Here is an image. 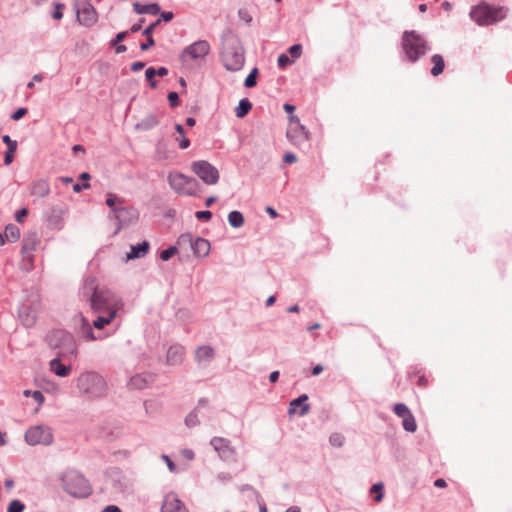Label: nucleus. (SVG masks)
Here are the masks:
<instances>
[{"instance_id":"f257e3e1","label":"nucleus","mask_w":512,"mask_h":512,"mask_svg":"<svg viewBox=\"0 0 512 512\" xmlns=\"http://www.w3.org/2000/svg\"><path fill=\"white\" fill-rule=\"evenodd\" d=\"M91 290L89 302L95 319L90 325L83 318L85 339L88 341L102 340L114 334L121 326L118 313L123 308V302L108 289L91 287Z\"/></svg>"},{"instance_id":"f03ea898","label":"nucleus","mask_w":512,"mask_h":512,"mask_svg":"<svg viewBox=\"0 0 512 512\" xmlns=\"http://www.w3.org/2000/svg\"><path fill=\"white\" fill-rule=\"evenodd\" d=\"M401 48L402 59L408 63H416L430 51L426 38L414 30L403 32Z\"/></svg>"},{"instance_id":"7ed1b4c3","label":"nucleus","mask_w":512,"mask_h":512,"mask_svg":"<svg viewBox=\"0 0 512 512\" xmlns=\"http://www.w3.org/2000/svg\"><path fill=\"white\" fill-rule=\"evenodd\" d=\"M63 490L75 498H86L91 495L89 481L77 470L69 469L59 475Z\"/></svg>"},{"instance_id":"20e7f679","label":"nucleus","mask_w":512,"mask_h":512,"mask_svg":"<svg viewBox=\"0 0 512 512\" xmlns=\"http://www.w3.org/2000/svg\"><path fill=\"white\" fill-rule=\"evenodd\" d=\"M221 58L224 67L229 71H238L243 67L244 51L236 37L228 36L223 39Z\"/></svg>"},{"instance_id":"39448f33","label":"nucleus","mask_w":512,"mask_h":512,"mask_svg":"<svg viewBox=\"0 0 512 512\" xmlns=\"http://www.w3.org/2000/svg\"><path fill=\"white\" fill-rule=\"evenodd\" d=\"M507 15L504 7L493 6L487 3H480L474 6L470 11V17L480 26L492 25L503 20Z\"/></svg>"},{"instance_id":"423d86ee","label":"nucleus","mask_w":512,"mask_h":512,"mask_svg":"<svg viewBox=\"0 0 512 512\" xmlns=\"http://www.w3.org/2000/svg\"><path fill=\"white\" fill-rule=\"evenodd\" d=\"M77 387L89 398H101L107 391L106 381L95 372L82 373L77 379Z\"/></svg>"},{"instance_id":"0eeeda50","label":"nucleus","mask_w":512,"mask_h":512,"mask_svg":"<svg viewBox=\"0 0 512 512\" xmlns=\"http://www.w3.org/2000/svg\"><path fill=\"white\" fill-rule=\"evenodd\" d=\"M168 183L179 195L192 196L197 192L198 183L196 179L180 172H170L168 175Z\"/></svg>"},{"instance_id":"6e6552de","label":"nucleus","mask_w":512,"mask_h":512,"mask_svg":"<svg viewBox=\"0 0 512 512\" xmlns=\"http://www.w3.org/2000/svg\"><path fill=\"white\" fill-rule=\"evenodd\" d=\"M53 440L54 436L51 428L45 425L32 426L25 432V441L31 446H49L53 443Z\"/></svg>"},{"instance_id":"1a4fd4ad","label":"nucleus","mask_w":512,"mask_h":512,"mask_svg":"<svg viewBox=\"0 0 512 512\" xmlns=\"http://www.w3.org/2000/svg\"><path fill=\"white\" fill-rule=\"evenodd\" d=\"M211 47L208 41L198 40L186 46L180 54V59L183 62L191 61H204L209 55Z\"/></svg>"},{"instance_id":"9d476101","label":"nucleus","mask_w":512,"mask_h":512,"mask_svg":"<svg viewBox=\"0 0 512 512\" xmlns=\"http://www.w3.org/2000/svg\"><path fill=\"white\" fill-rule=\"evenodd\" d=\"M191 169L207 185H214L219 180V171L207 161H195Z\"/></svg>"},{"instance_id":"9b49d317","label":"nucleus","mask_w":512,"mask_h":512,"mask_svg":"<svg viewBox=\"0 0 512 512\" xmlns=\"http://www.w3.org/2000/svg\"><path fill=\"white\" fill-rule=\"evenodd\" d=\"M77 20L80 24L90 27L97 21V13L89 0H74Z\"/></svg>"},{"instance_id":"f8f14e48","label":"nucleus","mask_w":512,"mask_h":512,"mask_svg":"<svg viewBox=\"0 0 512 512\" xmlns=\"http://www.w3.org/2000/svg\"><path fill=\"white\" fill-rule=\"evenodd\" d=\"M288 140L296 147L300 148L309 140V132L300 123L298 118L292 117L286 132Z\"/></svg>"},{"instance_id":"ddd939ff","label":"nucleus","mask_w":512,"mask_h":512,"mask_svg":"<svg viewBox=\"0 0 512 512\" xmlns=\"http://www.w3.org/2000/svg\"><path fill=\"white\" fill-rule=\"evenodd\" d=\"M393 411L399 418H402V426L407 432L413 433L417 430L415 418L404 403H396Z\"/></svg>"},{"instance_id":"4468645a","label":"nucleus","mask_w":512,"mask_h":512,"mask_svg":"<svg viewBox=\"0 0 512 512\" xmlns=\"http://www.w3.org/2000/svg\"><path fill=\"white\" fill-rule=\"evenodd\" d=\"M110 217L117 221L118 229H120L122 226L128 225L136 220L138 218V212L133 207L120 205L114 210L113 215H110Z\"/></svg>"},{"instance_id":"2eb2a0df","label":"nucleus","mask_w":512,"mask_h":512,"mask_svg":"<svg viewBox=\"0 0 512 512\" xmlns=\"http://www.w3.org/2000/svg\"><path fill=\"white\" fill-rule=\"evenodd\" d=\"M210 443L220 458L224 460H230L234 458L235 449L230 445V441L228 439L222 437H214L211 439Z\"/></svg>"},{"instance_id":"dca6fc26","label":"nucleus","mask_w":512,"mask_h":512,"mask_svg":"<svg viewBox=\"0 0 512 512\" xmlns=\"http://www.w3.org/2000/svg\"><path fill=\"white\" fill-rule=\"evenodd\" d=\"M48 343L53 348H59L61 344L67 345L69 349L73 350L74 342L70 333L63 330H56L48 335Z\"/></svg>"},{"instance_id":"f3484780","label":"nucleus","mask_w":512,"mask_h":512,"mask_svg":"<svg viewBox=\"0 0 512 512\" xmlns=\"http://www.w3.org/2000/svg\"><path fill=\"white\" fill-rule=\"evenodd\" d=\"M161 512H187V509L176 494L169 493L164 498Z\"/></svg>"},{"instance_id":"a211bd4d","label":"nucleus","mask_w":512,"mask_h":512,"mask_svg":"<svg viewBox=\"0 0 512 512\" xmlns=\"http://www.w3.org/2000/svg\"><path fill=\"white\" fill-rule=\"evenodd\" d=\"M308 396L306 394L300 395L298 398L292 400L289 405V415L297 414L304 416L310 411V405L307 403Z\"/></svg>"},{"instance_id":"6ab92c4d","label":"nucleus","mask_w":512,"mask_h":512,"mask_svg":"<svg viewBox=\"0 0 512 512\" xmlns=\"http://www.w3.org/2000/svg\"><path fill=\"white\" fill-rule=\"evenodd\" d=\"M50 193V184L47 179H36L30 184V194L38 198H44Z\"/></svg>"},{"instance_id":"aec40b11","label":"nucleus","mask_w":512,"mask_h":512,"mask_svg":"<svg viewBox=\"0 0 512 512\" xmlns=\"http://www.w3.org/2000/svg\"><path fill=\"white\" fill-rule=\"evenodd\" d=\"M38 238L36 233H30L22 240V254L26 259L32 261V252L36 250Z\"/></svg>"},{"instance_id":"412c9836","label":"nucleus","mask_w":512,"mask_h":512,"mask_svg":"<svg viewBox=\"0 0 512 512\" xmlns=\"http://www.w3.org/2000/svg\"><path fill=\"white\" fill-rule=\"evenodd\" d=\"M184 354L185 348L182 345H172L167 351V362L171 365L178 364L182 361Z\"/></svg>"},{"instance_id":"4be33fe9","label":"nucleus","mask_w":512,"mask_h":512,"mask_svg":"<svg viewBox=\"0 0 512 512\" xmlns=\"http://www.w3.org/2000/svg\"><path fill=\"white\" fill-rule=\"evenodd\" d=\"M214 356V349L209 345L200 346L195 351V359L198 363L210 362Z\"/></svg>"},{"instance_id":"5701e85b","label":"nucleus","mask_w":512,"mask_h":512,"mask_svg":"<svg viewBox=\"0 0 512 512\" xmlns=\"http://www.w3.org/2000/svg\"><path fill=\"white\" fill-rule=\"evenodd\" d=\"M193 253L198 257H206L210 251V242L204 238L198 237L192 243Z\"/></svg>"},{"instance_id":"b1692460","label":"nucleus","mask_w":512,"mask_h":512,"mask_svg":"<svg viewBox=\"0 0 512 512\" xmlns=\"http://www.w3.org/2000/svg\"><path fill=\"white\" fill-rule=\"evenodd\" d=\"M133 8L137 14L157 15L160 12V6L157 3L140 4L136 2L133 4Z\"/></svg>"},{"instance_id":"393cba45","label":"nucleus","mask_w":512,"mask_h":512,"mask_svg":"<svg viewBox=\"0 0 512 512\" xmlns=\"http://www.w3.org/2000/svg\"><path fill=\"white\" fill-rule=\"evenodd\" d=\"M50 370L59 377H66L71 372V367L64 365L60 359L54 358L50 361Z\"/></svg>"},{"instance_id":"a878e982","label":"nucleus","mask_w":512,"mask_h":512,"mask_svg":"<svg viewBox=\"0 0 512 512\" xmlns=\"http://www.w3.org/2000/svg\"><path fill=\"white\" fill-rule=\"evenodd\" d=\"M149 250V243L147 241H143L137 245L131 246V251L127 254L128 259L133 258H141L147 254Z\"/></svg>"},{"instance_id":"bb28decb","label":"nucleus","mask_w":512,"mask_h":512,"mask_svg":"<svg viewBox=\"0 0 512 512\" xmlns=\"http://www.w3.org/2000/svg\"><path fill=\"white\" fill-rule=\"evenodd\" d=\"M431 63H432V68H431L432 76L437 77L443 73V71L445 69V61L440 54H434L431 57Z\"/></svg>"},{"instance_id":"cd10ccee","label":"nucleus","mask_w":512,"mask_h":512,"mask_svg":"<svg viewBox=\"0 0 512 512\" xmlns=\"http://www.w3.org/2000/svg\"><path fill=\"white\" fill-rule=\"evenodd\" d=\"M105 203L111 209V215H113L115 209L125 204V199L114 193H107Z\"/></svg>"},{"instance_id":"c85d7f7f","label":"nucleus","mask_w":512,"mask_h":512,"mask_svg":"<svg viewBox=\"0 0 512 512\" xmlns=\"http://www.w3.org/2000/svg\"><path fill=\"white\" fill-rule=\"evenodd\" d=\"M158 123L159 120L157 116H155L154 114H149L137 124V127L142 130H150L157 126Z\"/></svg>"},{"instance_id":"c756f323","label":"nucleus","mask_w":512,"mask_h":512,"mask_svg":"<svg viewBox=\"0 0 512 512\" xmlns=\"http://www.w3.org/2000/svg\"><path fill=\"white\" fill-rule=\"evenodd\" d=\"M251 109H252V103L247 98L241 99L239 101L238 106L235 109L236 116L238 118H243L244 116H246L249 113V111Z\"/></svg>"},{"instance_id":"7c9ffc66","label":"nucleus","mask_w":512,"mask_h":512,"mask_svg":"<svg viewBox=\"0 0 512 512\" xmlns=\"http://www.w3.org/2000/svg\"><path fill=\"white\" fill-rule=\"evenodd\" d=\"M228 222L233 228H239L244 224V216L239 211H231L228 214Z\"/></svg>"},{"instance_id":"2f4dec72","label":"nucleus","mask_w":512,"mask_h":512,"mask_svg":"<svg viewBox=\"0 0 512 512\" xmlns=\"http://www.w3.org/2000/svg\"><path fill=\"white\" fill-rule=\"evenodd\" d=\"M2 235L5 241L7 240L9 242H15L20 237V231L16 226L8 225L6 226L4 234Z\"/></svg>"},{"instance_id":"473e14b6","label":"nucleus","mask_w":512,"mask_h":512,"mask_svg":"<svg viewBox=\"0 0 512 512\" xmlns=\"http://www.w3.org/2000/svg\"><path fill=\"white\" fill-rule=\"evenodd\" d=\"M175 130L180 135V138H176L179 142V147L181 149H187L190 146V140L185 137V129L181 124L175 125Z\"/></svg>"},{"instance_id":"72a5a7b5","label":"nucleus","mask_w":512,"mask_h":512,"mask_svg":"<svg viewBox=\"0 0 512 512\" xmlns=\"http://www.w3.org/2000/svg\"><path fill=\"white\" fill-rule=\"evenodd\" d=\"M147 383H148L147 378L145 376L139 375V374L131 377V379L129 381V385L135 389H143L147 386Z\"/></svg>"},{"instance_id":"f704fd0d","label":"nucleus","mask_w":512,"mask_h":512,"mask_svg":"<svg viewBox=\"0 0 512 512\" xmlns=\"http://www.w3.org/2000/svg\"><path fill=\"white\" fill-rule=\"evenodd\" d=\"M383 491H384V485L381 482L373 484L370 489L371 493H376V496H375L376 502H380L383 499V497H384Z\"/></svg>"},{"instance_id":"c9c22d12","label":"nucleus","mask_w":512,"mask_h":512,"mask_svg":"<svg viewBox=\"0 0 512 512\" xmlns=\"http://www.w3.org/2000/svg\"><path fill=\"white\" fill-rule=\"evenodd\" d=\"M155 76L156 74L154 72V67H149L146 69L145 78L152 89H155L158 85V82L155 80Z\"/></svg>"},{"instance_id":"e433bc0d","label":"nucleus","mask_w":512,"mask_h":512,"mask_svg":"<svg viewBox=\"0 0 512 512\" xmlns=\"http://www.w3.org/2000/svg\"><path fill=\"white\" fill-rule=\"evenodd\" d=\"M344 436L340 433H333L330 437H329V442L332 446H335V447H341L344 443Z\"/></svg>"},{"instance_id":"4c0bfd02","label":"nucleus","mask_w":512,"mask_h":512,"mask_svg":"<svg viewBox=\"0 0 512 512\" xmlns=\"http://www.w3.org/2000/svg\"><path fill=\"white\" fill-rule=\"evenodd\" d=\"M177 253V248L175 246H170L167 249L161 251L160 259L162 261H168Z\"/></svg>"},{"instance_id":"58836bf2","label":"nucleus","mask_w":512,"mask_h":512,"mask_svg":"<svg viewBox=\"0 0 512 512\" xmlns=\"http://www.w3.org/2000/svg\"><path fill=\"white\" fill-rule=\"evenodd\" d=\"M291 63H293V60L287 54L282 53L278 56L277 64L280 69H285Z\"/></svg>"},{"instance_id":"ea45409f","label":"nucleus","mask_w":512,"mask_h":512,"mask_svg":"<svg viewBox=\"0 0 512 512\" xmlns=\"http://www.w3.org/2000/svg\"><path fill=\"white\" fill-rule=\"evenodd\" d=\"M288 52L290 53L291 55V59L293 60V62L295 60H297L298 58H300L301 54H302V45L301 44H294L292 45L289 49H288Z\"/></svg>"},{"instance_id":"a19ab883","label":"nucleus","mask_w":512,"mask_h":512,"mask_svg":"<svg viewBox=\"0 0 512 512\" xmlns=\"http://www.w3.org/2000/svg\"><path fill=\"white\" fill-rule=\"evenodd\" d=\"M25 505L20 500H12L8 506L7 512H23Z\"/></svg>"},{"instance_id":"79ce46f5","label":"nucleus","mask_w":512,"mask_h":512,"mask_svg":"<svg viewBox=\"0 0 512 512\" xmlns=\"http://www.w3.org/2000/svg\"><path fill=\"white\" fill-rule=\"evenodd\" d=\"M256 77H257V69L254 68L250 73L249 75L246 77L245 79V82H244V85L247 87V88H251V87H254L256 85Z\"/></svg>"},{"instance_id":"37998d69","label":"nucleus","mask_w":512,"mask_h":512,"mask_svg":"<svg viewBox=\"0 0 512 512\" xmlns=\"http://www.w3.org/2000/svg\"><path fill=\"white\" fill-rule=\"evenodd\" d=\"M185 423L188 427H194L199 423L196 411H193L186 416Z\"/></svg>"},{"instance_id":"c03bdc74","label":"nucleus","mask_w":512,"mask_h":512,"mask_svg":"<svg viewBox=\"0 0 512 512\" xmlns=\"http://www.w3.org/2000/svg\"><path fill=\"white\" fill-rule=\"evenodd\" d=\"M167 98L172 108H175L179 105V95L177 92H169Z\"/></svg>"},{"instance_id":"a18cd8bd","label":"nucleus","mask_w":512,"mask_h":512,"mask_svg":"<svg viewBox=\"0 0 512 512\" xmlns=\"http://www.w3.org/2000/svg\"><path fill=\"white\" fill-rule=\"evenodd\" d=\"M160 23V20H157L153 23H151L149 26H147L144 30H143V35L146 36V38H153L152 37V34L154 32V29L155 27Z\"/></svg>"},{"instance_id":"49530a36","label":"nucleus","mask_w":512,"mask_h":512,"mask_svg":"<svg viewBox=\"0 0 512 512\" xmlns=\"http://www.w3.org/2000/svg\"><path fill=\"white\" fill-rule=\"evenodd\" d=\"M65 5L61 3H57L55 6V11L52 14V17L56 20H60L63 17V9Z\"/></svg>"},{"instance_id":"de8ad7c7","label":"nucleus","mask_w":512,"mask_h":512,"mask_svg":"<svg viewBox=\"0 0 512 512\" xmlns=\"http://www.w3.org/2000/svg\"><path fill=\"white\" fill-rule=\"evenodd\" d=\"M195 216L198 220H205V221H208L212 218V213L208 210H203V211H197L195 213Z\"/></svg>"},{"instance_id":"09e8293b","label":"nucleus","mask_w":512,"mask_h":512,"mask_svg":"<svg viewBox=\"0 0 512 512\" xmlns=\"http://www.w3.org/2000/svg\"><path fill=\"white\" fill-rule=\"evenodd\" d=\"M2 141L7 145V149H17V142L12 140L9 135H3Z\"/></svg>"},{"instance_id":"8fccbe9b","label":"nucleus","mask_w":512,"mask_h":512,"mask_svg":"<svg viewBox=\"0 0 512 512\" xmlns=\"http://www.w3.org/2000/svg\"><path fill=\"white\" fill-rule=\"evenodd\" d=\"M15 151L16 149H7L4 157L5 165H10L13 162Z\"/></svg>"},{"instance_id":"3c124183","label":"nucleus","mask_w":512,"mask_h":512,"mask_svg":"<svg viewBox=\"0 0 512 512\" xmlns=\"http://www.w3.org/2000/svg\"><path fill=\"white\" fill-rule=\"evenodd\" d=\"M27 113L26 108H19L17 109L11 116L13 120H19L21 119L25 114Z\"/></svg>"},{"instance_id":"603ef678","label":"nucleus","mask_w":512,"mask_h":512,"mask_svg":"<svg viewBox=\"0 0 512 512\" xmlns=\"http://www.w3.org/2000/svg\"><path fill=\"white\" fill-rule=\"evenodd\" d=\"M28 210L26 208H22L18 210L15 214V219L17 222H22L23 219L27 216Z\"/></svg>"},{"instance_id":"864d4df0","label":"nucleus","mask_w":512,"mask_h":512,"mask_svg":"<svg viewBox=\"0 0 512 512\" xmlns=\"http://www.w3.org/2000/svg\"><path fill=\"white\" fill-rule=\"evenodd\" d=\"M283 160L287 164H293L297 161V157L295 154L289 152L284 154Z\"/></svg>"},{"instance_id":"5fc2aeb1","label":"nucleus","mask_w":512,"mask_h":512,"mask_svg":"<svg viewBox=\"0 0 512 512\" xmlns=\"http://www.w3.org/2000/svg\"><path fill=\"white\" fill-rule=\"evenodd\" d=\"M155 42L153 38H147L146 42L141 43L140 48L142 51H146L152 46H154Z\"/></svg>"},{"instance_id":"6e6d98bb","label":"nucleus","mask_w":512,"mask_h":512,"mask_svg":"<svg viewBox=\"0 0 512 512\" xmlns=\"http://www.w3.org/2000/svg\"><path fill=\"white\" fill-rule=\"evenodd\" d=\"M88 188H90V184H89V182H85V183H84V184H82V185H81V184H79V183H76V184H74V185H73V190H74V192H76V193H79V192H81L83 189H88Z\"/></svg>"},{"instance_id":"4d7b16f0","label":"nucleus","mask_w":512,"mask_h":512,"mask_svg":"<svg viewBox=\"0 0 512 512\" xmlns=\"http://www.w3.org/2000/svg\"><path fill=\"white\" fill-rule=\"evenodd\" d=\"M145 67V63L141 61H137L131 64V70L133 72H138Z\"/></svg>"},{"instance_id":"13d9d810","label":"nucleus","mask_w":512,"mask_h":512,"mask_svg":"<svg viewBox=\"0 0 512 512\" xmlns=\"http://www.w3.org/2000/svg\"><path fill=\"white\" fill-rule=\"evenodd\" d=\"M32 397L36 402H38V404H42L44 402V396L40 391H34L32 393Z\"/></svg>"},{"instance_id":"bf43d9fd","label":"nucleus","mask_w":512,"mask_h":512,"mask_svg":"<svg viewBox=\"0 0 512 512\" xmlns=\"http://www.w3.org/2000/svg\"><path fill=\"white\" fill-rule=\"evenodd\" d=\"M174 15L172 12L170 11H165V12H162L161 13V19H159L160 21L163 20L164 22H169L173 19Z\"/></svg>"},{"instance_id":"052dcab7","label":"nucleus","mask_w":512,"mask_h":512,"mask_svg":"<svg viewBox=\"0 0 512 512\" xmlns=\"http://www.w3.org/2000/svg\"><path fill=\"white\" fill-rule=\"evenodd\" d=\"M43 80V75L42 74H35L33 76V80L30 81L28 84H27V87L28 88H32L34 86V83L36 82H41Z\"/></svg>"},{"instance_id":"680f3d73","label":"nucleus","mask_w":512,"mask_h":512,"mask_svg":"<svg viewBox=\"0 0 512 512\" xmlns=\"http://www.w3.org/2000/svg\"><path fill=\"white\" fill-rule=\"evenodd\" d=\"M154 72L156 75L163 77L168 74V69L166 67H159L157 69L154 68Z\"/></svg>"},{"instance_id":"e2e57ef3","label":"nucleus","mask_w":512,"mask_h":512,"mask_svg":"<svg viewBox=\"0 0 512 512\" xmlns=\"http://www.w3.org/2000/svg\"><path fill=\"white\" fill-rule=\"evenodd\" d=\"M434 486L437 488H445L447 483L443 478H438L434 481Z\"/></svg>"},{"instance_id":"0e129e2a","label":"nucleus","mask_w":512,"mask_h":512,"mask_svg":"<svg viewBox=\"0 0 512 512\" xmlns=\"http://www.w3.org/2000/svg\"><path fill=\"white\" fill-rule=\"evenodd\" d=\"M143 21H144V20L142 19V20H140L138 23L133 24V25L131 26V28H130V31H131L132 33L138 32V31L141 29V27H142V23H143Z\"/></svg>"},{"instance_id":"69168bd1","label":"nucleus","mask_w":512,"mask_h":512,"mask_svg":"<svg viewBox=\"0 0 512 512\" xmlns=\"http://www.w3.org/2000/svg\"><path fill=\"white\" fill-rule=\"evenodd\" d=\"M102 512H121L120 508L115 505H109Z\"/></svg>"},{"instance_id":"338daca9","label":"nucleus","mask_w":512,"mask_h":512,"mask_svg":"<svg viewBox=\"0 0 512 512\" xmlns=\"http://www.w3.org/2000/svg\"><path fill=\"white\" fill-rule=\"evenodd\" d=\"M163 458L166 460L169 470L174 472L176 469L175 464L169 459L168 456H163Z\"/></svg>"},{"instance_id":"774afa93","label":"nucleus","mask_w":512,"mask_h":512,"mask_svg":"<svg viewBox=\"0 0 512 512\" xmlns=\"http://www.w3.org/2000/svg\"><path fill=\"white\" fill-rule=\"evenodd\" d=\"M322 371H323V366L322 365H316L312 369V374L314 376H316V375H319Z\"/></svg>"}]
</instances>
